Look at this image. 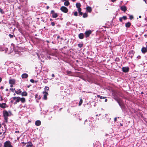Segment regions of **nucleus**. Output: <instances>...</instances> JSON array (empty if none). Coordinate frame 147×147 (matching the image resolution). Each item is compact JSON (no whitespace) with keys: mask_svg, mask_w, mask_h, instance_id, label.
<instances>
[{"mask_svg":"<svg viewBox=\"0 0 147 147\" xmlns=\"http://www.w3.org/2000/svg\"><path fill=\"white\" fill-rule=\"evenodd\" d=\"M3 114L5 119H7L8 116H10L11 115V113L10 111H7L6 110H4L3 111Z\"/></svg>","mask_w":147,"mask_h":147,"instance_id":"f257e3e1","label":"nucleus"},{"mask_svg":"<svg viewBox=\"0 0 147 147\" xmlns=\"http://www.w3.org/2000/svg\"><path fill=\"white\" fill-rule=\"evenodd\" d=\"M4 147H13L11 142L9 141L5 142L4 144Z\"/></svg>","mask_w":147,"mask_h":147,"instance_id":"f03ea898","label":"nucleus"},{"mask_svg":"<svg viewBox=\"0 0 147 147\" xmlns=\"http://www.w3.org/2000/svg\"><path fill=\"white\" fill-rule=\"evenodd\" d=\"M12 101L14 102V104H16L18 102L20 101V97H14L12 98Z\"/></svg>","mask_w":147,"mask_h":147,"instance_id":"7ed1b4c3","label":"nucleus"},{"mask_svg":"<svg viewBox=\"0 0 147 147\" xmlns=\"http://www.w3.org/2000/svg\"><path fill=\"white\" fill-rule=\"evenodd\" d=\"M61 10L65 13H67L68 12V9L65 6H62L60 8Z\"/></svg>","mask_w":147,"mask_h":147,"instance_id":"20e7f679","label":"nucleus"},{"mask_svg":"<svg viewBox=\"0 0 147 147\" xmlns=\"http://www.w3.org/2000/svg\"><path fill=\"white\" fill-rule=\"evenodd\" d=\"M51 13L52 14V17L53 18H56L58 16L57 14L56 13H55L53 10H52L51 11Z\"/></svg>","mask_w":147,"mask_h":147,"instance_id":"39448f33","label":"nucleus"},{"mask_svg":"<svg viewBox=\"0 0 147 147\" xmlns=\"http://www.w3.org/2000/svg\"><path fill=\"white\" fill-rule=\"evenodd\" d=\"M91 33V30H88L86 31L85 33L86 37H88Z\"/></svg>","mask_w":147,"mask_h":147,"instance_id":"423d86ee","label":"nucleus"},{"mask_svg":"<svg viewBox=\"0 0 147 147\" xmlns=\"http://www.w3.org/2000/svg\"><path fill=\"white\" fill-rule=\"evenodd\" d=\"M122 70L123 72H126L129 71V68L128 67H123Z\"/></svg>","mask_w":147,"mask_h":147,"instance_id":"0eeeda50","label":"nucleus"},{"mask_svg":"<svg viewBox=\"0 0 147 147\" xmlns=\"http://www.w3.org/2000/svg\"><path fill=\"white\" fill-rule=\"evenodd\" d=\"M27 145L26 147H32L33 145L31 142H29L27 143Z\"/></svg>","mask_w":147,"mask_h":147,"instance_id":"6e6552de","label":"nucleus"},{"mask_svg":"<svg viewBox=\"0 0 147 147\" xmlns=\"http://www.w3.org/2000/svg\"><path fill=\"white\" fill-rule=\"evenodd\" d=\"M43 93L44 94L43 98L45 100H46L47 99V96L48 95V93L46 92H43Z\"/></svg>","mask_w":147,"mask_h":147,"instance_id":"1a4fd4ad","label":"nucleus"},{"mask_svg":"<svg viewBox=\"0 0 147 147\" xmlns=\"http://www.w3.org/2000/svg\"><path fill=\"white\" fill-rule=\"evenodd\" d=\"M0 107L2 108H5L7 107V105L5 103L0 104Z\"/></svg>","mask_w":147,"mask_h":147,"instance_id":"9d476101","label":"nucleus"},{"mask_svg":"<svg viewBox=\"0 0 147 147\" xmlns=\"http://www.w3.org/2000/svg\"><path fill=\"white\" fill-rule=\"evenodd\" d=\"M41 124V122L39 120H37L35 121V124L36 126H40Z\"/></svg>","mask_w":147,"mask_h":147,"instance_id":"9b49d317","label":"nucleus"},{"mask_svg":"<svg viewBox=\"0 0 147 147\" xmlns=\"http://www.w3.org/2000/svg\"><path fill=\"white\" fill-rule=\"evenodd\" d=\"M76 7L78 9V10H79L80 11V9H81L80 8V7H81V4L79 3H77L76 4Z\"/></svg>","mask_w":147,"mask_h":147,"instance_id":"f8f14e48","label":"nucleus"},{"mask_svg":"<svg viewBox=\"0 0 147 147\" xmlns=\"http://www.w3.org/2000/svg\"><path fill=\"white\" fill-rule=\"evenodd\" d=\"M147 49L145 47H142L141 49L142 52L144 53H145L147 52Z\"/></svg>","mask_w":147,"mask_h":147,"instance_id":"ddd939ff","label":"nucleus"},{"mask_svg":"<svg viewBox=\"0 0 147 147\" xmlns=\"http://www.w3.org/2000/svg\"><path fill=\"white\" fill-rule=\"evenodd\" d=\"M9 82L10 84H13L15 83V80L14 79H11L9 80Z\"/></svg>","mask_w":147,"mask_h":147,"instance_id":"4468645a","label":"nucleus"},{"mask_svg":"<svg viewBox=\"0 0 147 147\" xmlns=\"http://www.w3.org/2000/svg\"><path fill=\"white\" fill-rule=\"evenodd\" d=\"M28 76V75L26 74H24L22 75V78H27Z\"/></svg>","mask_w":147,"mask_h":147,"instance_id":"2eb2a0df","label":"nucleus"},{"mask_svg":"<svg viewBox=\"0 0 147 147\" xmlns=\"http://www.w3.org/2000/svg\"><path fill=\"white\" fill-rule=\"evenodd\" d=\"M86 9L87 11L90 13L92 11V8L90 7L89 6L87 7H86Z\"/></svg>","mask_w":147,"mask_h":147,"instance_id":"dca6fc26","label":"nucleus"},{"mask_svg":"<svg viewBox=\"0 0 147 147\" xmlns=\"http://www.w3.org/2000/svg\"><path fill=\"white\" fill-rule=\"evenodd\" d=\"M84 35L83 33L80 34L78 35L79 38L80 39H82L84 38Z\"/></svg>","mask_w":147,"mask_h":147,"instance_id":"f3484780","label":"nucleus"},{"mask_svg":"<svg viewBox=\"0 0 147 147\" xmlns=\"http://www.w3.org/2000/svg\"><path fill=\"white\" fill-rule=\"evenodd\" d=\"M121 9L122 11H125L127 10L126 7L125 6H122L121 7Z\"/></svg>","mask_w":147,"mask_h":147,"instance_id":"a211bd4d","label":"nucleus"},{"mask_svg":"<svg viewBox=\"0 0 147 147\" xmlns=\"http://www.w3.org/2000/svg\"><path fill=\"white\" fill-rule=\"evenodd\" d=\"M15 92L18 94H20L22 91L20 89H19V90H15Z\"/></svg>","mask_w":147,"mask_h":147,"instance_id":"6ab92c4d","label":"nucleus"},{"mask_svg":"<svg viewBox=\"0 0 147 147\" xmlns=\"http://www.w3.org/2000/svg\"><path fill=\"white\" fill-rule=\"evenodd\" d=\"M20 101L22 103L24 102L25 101V98H24L22 97V98H20Z\"/></svg>","mask_w":147,"mask_h":147,"instance_id":"aec40b11","label":"nucleus"},{"mask_svg":"<svg viewBox=\"0 0 147 147\" xmlns=\"http://www.w3.org/2000/svg\"><path fill=\"white\" fill-rule=\"evenodd\" d=\"M21 94L22 96H26L27 95V93L26 92L24 91L22 92Z\"/></svg>","mask_w":147,"mask_h":147,"instance_id":"412c9836","label":"nucleus"},{"mask_svg":"<svg viewBox=\"0 0 147 147\" xmlns=\"http://www.w3.org/2000/svg\"><path fill=\"white\" fill-rule=\"evenodd\" d=\"M131 25V23L128 22L125 24V26L126 27H129Z\"/></svg>","mask_w":147,"mask_h":147,"instance_id":"4be33fe9","label":"nucleus"},{"mask_svg":"<svg viewBox=\"0 0 147 147\" xmlns=\"http://www.w3.org/2000/svg\"><path fill=\"white\" fill-rule=\"evenodd\" d=\"M69 3L68 1H65L64 3V5L66 6H68L69 5Z\"/></svg>","mask_w":147,"mask_h":147,"instance_id":"5701e85b","label":"nucleus"},{"mask_svg":"<svg viewBox=\"0 0 147 147\" xmlns=\"http://www.w3.org/2000/svg\"><path fill=\"white\" fill-rule=\"evenodd\" d=\"M83 102V100L82 99H80L79 102V106H80L82 104Z\"/></svg>","mask_w":147,"mask_h":147,"instance_id":"b1692460","label":"nucleus"},{"mask_svg":"<svg viewBox=\"0 0 147 147\" xmlns=\"http://www.w3.org/2000/svg\"><path fill=\"white\" fill-rule=\"evenodd\" d=\"M88 16V15L86 13H84L83 14V17L84 18H85L87 17Z\"/></svg>","mask_w":147,"mask_h":147,"instance_id":"393cba45","label":"nucleus"},{"mask_svg":"<svg viewBox=\"0 0 147 147\" xmlns=\"http://www.w3.org/2000/svg\"><path fill=\"white\" fill-rule=\"evenodd\" d=\"M97 97L100 98V99L102 98H105V97H102V96H100L99 95H97Z\"/></svg>","mask_w":147,"mask_h":147,"instance_id":"a878e982","label":"nucleus"},{"mask_svg":"<svg viewBox=\"0 0 147 147\" xmlns=\"http://www.w3.org/2000/svg\"><path fill=\"white\" fill-rule=\"evenodd\" d=\"M49 89V88L48 87L46 86L45 88V90H48Z\"/></svg>","mask_w":147,"mask_h":147,"instance_id":"bb28decb","label":"nucleus"},{"mask_svg":"<svg viewBox=\"0 0 147 147\" xmlns=\"http://www.w3.org/2000/svg\"><path fill=\"white\" fill-rule=\"evenodd\" d=\"M79 13V14L82 15V13L81 12V9H80V11L79 10H78Z\"/></svg>","mask_w":147,"mask_h":147,"instance_id":"cd10ccee","label":"nucleus"},{"mask_svg":"<svg viewBox=\"0 0 147 147\" xmlns=\"http://www.w3.org/2000/svg\"><path fill=\"white\" fill-rule=\"evenodd\" d=\"M48 81L46 79H44L43 81V83H46Z\"/></svg>","mask_w":147,"mask_h":147,"instance_id":"c85d7f7f","label":"nucleus"},{"mask_svg":"<svg viewBox=\"0 0 147 147\" xmlns=\"http://www.w3.org/2000/svg\"><path fill=\"white\" fill-rule=\"evenodd\" d=\"M0 12L1 13H4V12L3 11L2 9L0 8Z\"/></svg>","mask_w":147,"mask_h":147,"instance_id":"c756f323","label":"nucleus"},{"mask_svg":"<svg viewBox=\"0 0 147 147\" xmlns=\"http://www.w3.org/2000/svg\"><path fill=\"white\" fill-rule=\"evenodd\" d=\"M122 18L123 19L125 20L127 19V17L126 16H123Z\"/></svg>","mask_w":147,"mask_h":147,"instance_id":"7c9ffc66","label":"nucleus"},{"mask_svg":"<svg viewBox=\"0 0 147 147\" xmlns=\"http://www.w3.org/2000/svg\"><path fill=\"white\" fill-rule=\"evenodd\" d=\"M74 15L75 16H77L78 15V13L77 11H76L74 13Z\"/></svg>","mask_w":147,"mask_h":147,"instance_id":"2f4dec72","label":"nucleus"},{"mask_svg":"<svg viewBox=\"0 0 147 147\" xmlns=\"http://www.w3.org/2000/svg\"><path fill=\"white\" fill-rule=\"evenodd\" d=\"M129 18L131 20L132 19H133V16H132V15L130 16H129Z\"/></svg>","mask_w":147,"mask_h":147,"instance_id":"473e14b6","label":"nucleus"},{"mask_svg":"<svg viewBox=\"0 0 147 147\" xmlns=\"http://www.w3.org/2000/svg\"><path fill=\"white\" fill-rule=\"evenodd\" d=\"M10 90H11L12 92H14V91L15 90V89H13V88H11L10 89Z\"/></svg>","mask_w":147,"mask_h":147,"instance_id":"72a5a7b5","label":"nucleus"},{"mask_svg":"<svg viewBox=\"0 0 147 147\" xmlns=\"http://www.w3.org/2000/svg\"><path fill=\"white\" fill-rule=\"evenodd\" d=\"M21 143L22 144H23L24 146H25L26 145V144H27V143H25L24 142H22Z\"/></svg>","mask_w":147,"mask_h":147,"instance_id":"f704fd0d","label":"nucleus"},{"mask_svg":"<svg viewBox=\"0 0 147 147\" xmlns=\"http://www.w3.org/2000/svg\"><path fill=\"white\" fill-rule=\"evenodd\" d=\"M9 36L10 37V38H11L13 37V35H12L11 34H9Z\"/></svg>","mask_w":147,"mask_h":147,"instance_id":"c9c22d12","label":"nucleus"},{"mask_svg":"<svg viewBox=\"0 0 147 147\" xmlns=\"http://www.w3.org/2000/svg\"><path fill=\"white\" fill-rule=\"evenodd\" d=\"M123 18H119V20L120 22H122V21Z\"/></svg>","mask_w":147,"mask_h":147,"instance_id":"e433bc0d","label":"nucleus"},{"mask_svg":"<svg viewBox=\"0 0 147 147\" xmlns=\"http://www.w3.org/2000/svg\"><path fill=\"white\" fill-rule=\"evenodd\" d=\"M51 25L52 26H53L55 25V24L54 22H51Z\"/></svg>","mask_w":147,"mask_h":147,"instance_id":"4c0bfd02","label":"nucleus"},{"mask_svg":"<svg viewBox=\"0 0 147 147\" xmlns=\"http://www.w3.org/2000/svg\"><path fill=\"white\" fill-rule=\"evenodd\" d=\"M30 81L31 82H32V83H33V82H34V80H33V79H31V80H30Z\"/></svg>","mask_w":147,"mask_h":147,"instance_id":"58836bf2","label":"nucleus"},{"mask_svg":"<svg viewBox=\"0 0 147 147\" xmlns=\"http://www.w3.org/2000/svg\"><path fill=\"white\" fill-rule=\"evenodd\" d=\"M82 46V45L79 44V47H81Z\"/></svg>","mask_w":147,"mask_h":147,"instance_id":"ea45409f","label":"nucleus"},{"mask_svg":"<svg viewBox=\"0 0 147 147\" xmlns=\"http://www.w3.org/2000/svg\"><path fill=\"white\" fill-rule=\"evenodd\" d=\"M11 85H10V87H13V84H11Z\"/></svg>","mask_w":147,"mask_h":147,"instance_id":"a19ab883","label":"nucleus"},{"mask_svg":"<svg viewBox=\"0 0 147 147\" xmlns=\"http://www.w3.org/2000/svg\"><path fill=\"white\" fill-rule=\"evenodd\" d=\"M116 0H111V1L113 2H114Z\"/></svg>","mask_w":147,"mask_h":147,"instance_id":"79ce46f5","label":"nucleus"},{"mask_svg":"<svg viewBox=\"0 0 147 147\" xmlns=\"http://www.w3.org/2000/svg\"><path fill=\"white\" fill-rule=\"evenodd\" d=\"M2 81V78H0V82H1Z\"/></svg>","mask_w":147,"mask_h":147,"instance_id":"37998d69","label":"nucleus"},{"mask_svg":"<svg viewBox=\"0 0 147 147\" xmlns=\"http://www.w3.org/2000/svg\"><path fill=\"white\" fill-rule=\"evenodd\" d=\"M52 76L53 77H54V74H53L52 75Z\"/></svg>","mask_w":147,"mask_h":147,"instance_id":"c03bdc74","label":"nucleus"},{"mask_svg":"<svg viewBox=\"0 0 147 147\" xmlns=\"http://www.w3.org/2000/svg\"><path fill=\"white\" fill-rule=\"evenodd\" d=\"M1 89H3V87L2 86L1 87Z\"/></svg>","mask_w":147,"mask_h":147,"instance_id":"a18cd8bd","label":"nucleus"},{"mask_svg":"<svg viewBox=\"0 0 147 147\" xmlns=\"http://www.w3.org/2000/svg\"><path fill=\"white\" fill-rule=\"evenodd\" d=\"M120 125L121 126H123V125H122V124H121V123H120Z\"/></svg>","mask_w":147,"mask_h":147,"instance_id":"49530a36","label":"nucleus"},{"mask_svg":"<svg viewBox=\"0 0 147 147\" xmlns=\"http://www.w3.org/2000/svg\"><path fill=\"white\" fill-rule=\"evenodd\" d=\"M16 132L19 133V131H16Z\"/></svg>","mask_w":147,"mask_h":147,"instance_id":"de8ad7c7","label":"nucleus"},{"mask_svg":"<svg viewBox=\"0 0 147 147\" xmlns=\"http://www.w3.org/2000/svg\"><path fill=\"white\" fill-rule=\"evenodd\" d=\"M49 7L48 6H47V9H49Z\"/></svg>","mask_w":147,"mask_h":147,"instance_id":"09e8293b","label":"nucleus"},{"mask_svg":"<svg viewBox=\"0 0 147 147\" xmlns=\"http://www.w3.org/2000/svg\"><path fill=\"white\" fill-rule=\"evenodd\" d=\"M5 122L7 123V120H5Z\"/></svg>","mask_w":147,"mask_h":147,"instance_id":"8fccbe9b","label":"nucleus"},{"mask_svg":"<svg viewBox=\"0 0 147 147\" xmlns=\"http://www.w3.org/2000/svg\"><path fill=\"white\" fill-rule=\"evenodd\" d=\"M107 99H106L105 100V102H106L107 101Z\"/></svg>","mask_w":147,"mask_h":147,"instance_id":"3c124183","label":"nucleus"},{"mask_svg":"<svg viewBox=\"0 0 147 147\" xmlns=\"http://www.w3.org/2000/svg\"><path fill=\"white\" fill-rule=\"evenodd\" d=\"M117 117H115L114 118V119H115V120L117 119Z\"/></svg>","mask_w":147,"mask_h":147,"instance_id":"603ef678","label":"nucleus"},{"mask_svg":"<svg viewBox=\"0 0 147 147\" xmlns=\"http://www.w3.org/2000/svg\"><path fill=\"white\" fill-rule=\"evenodd\" d=\"M139 17L140 18H141V16H139Z\"/></svg>","mask_w":147,"mask_h":147,"instance_id":"864d4df0","label":"nucleus"},{"mask_svg":"<svg viewBox=\"0 0 147 147\" xmlns=\"http://www.w3.org/2000/svg\"><path fill=\"white\" fill-rule=\"evenodd\" d=\"M146 0H144V1H145V3H146Z\"/></svg>","mask_w":147,"mask_h":147,"instance_id":"5fc2aeb1","label":"nucleus"},{"mask_svg":"<svg viewBox=\"0 0 147 147\" xmlns=\"http://www.w3.org/2000/svg\"><path fill=\"white\" fill-rule=\"evenodd\" d=\"M8 90V89H6V91H7Z\"/></svg>","mask_w":147,"mask_h":147,"instance_id":"6e6d98bb","label":"nucleus"},{"mask_svg":"<svg viewBox=\"0 0 147 147\" xmlns=\"http://www.w3.org/2000/svg\"><path fill=\"white\" fill-rule=\"evenodd\" d=\"M73 1H75L76 0H72Z\"/></svg>","mask_w":147,"mask_h":147,"instance_id":"4d7b16f0","label":"nucleus"},{"mask_svg":"<svg viewBox=\"0 0 147 147\" xmlns=\"http://www.w3.org/2000/svg\"><path fill=\"white\" fill-rule=\"evenodd\" d=\"M16 95V94H14V95Z\"/></svg>","mask_w":147,"mask_h":147,"instance_id":"13d9d810","label":"nucleus"},{"mask_svg":"<svg viewBox=\"0 0 147 147\" xmlns=\"http://www.w3.org/2000/svg\"><path fill=\"white\" fill-rule=\"evenodd\" d=\"M116 120H115V121Z\"/></svg>","mask_w":147,"mask_h":147,"instance_id":"bf43d9fd","label":"nucleus"},{"mask_svg":"<svg viewBox=\"0 0 147 147\" xmlns=\"http://www.w3.org/2000/svg\"><path fill=\"white\" fill-rule=\"evenodd\" d=\"M117 118H118V119H119V117H118Z\"/></svg>","mask_w":147,"mask_h":147,"instance_id":"052dcab7","label":"nucleus"},{"mask_svg":"<svg viewBox=\"0 0 147 147\" xmlns=\"http://www.w3.org/2000/svg\"><path fill=\"white\" fill-rule=\"evenodd\" d=\"M146 48L147 49V47H146Z\"/></svg>","mask_w":147,"mask_h":147,"instance_id":"680f3d73","label":"nucleus"}]
</instances>
